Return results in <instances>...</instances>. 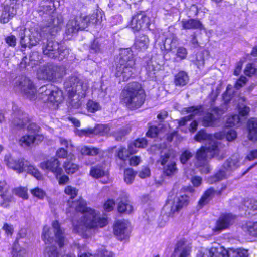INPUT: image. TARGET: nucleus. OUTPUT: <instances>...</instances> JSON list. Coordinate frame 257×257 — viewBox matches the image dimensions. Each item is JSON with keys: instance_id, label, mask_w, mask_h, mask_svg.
Returning a JSON list of instances; mask_svg holds the SVG:
<instances>
[{"instance_id": "nucleus-1", "label": "nucleus", "mask_w": 257, "mask_h": 257, "mask_svg": "<svg viewBox=\"0 0 257 257\" xmlns=\"http://www.w3.org/2000/svg\"><path fill=\"white\" fill-rule=\"evenodd\" d=\"M70 207L83 213L81 223L74 226V230L78 233L84 234L89 229L103 227L107 223L105 217H100L94 210L86 207V202L82 198L73 201Z\"/></svg>"}, {"instance_id": "nucleus-2", "label": "nucleus", "mask_w": 257, "mask_h": 257, "mask_svg": "<svg viewBox=\"0 0 257 257\" xmlns=\"http://www.w3.org/2000/svg\"><path fill=\"white\" fill-rule=\"evenodd\" d=\"M135 64L132 51L130 48L121 49L115 73L119 81H127L132 77L135 71Z\"/></svg>"}, {"instance_id": "nucleus-3", "label": "nucleus", "mask_w": 257, "mask_h": 257, "mask_svg": "<svg viewBox=\"0 0 257 257\" xmlns=\"http://www.w3.org/2000/svg\"><path fill=\"white\" fill-rule=\"evenodd\" d=\"M122 100L130 109L140 107L144 102L145 95L141 85L136 82L128 83L121 93Z\"/></svg>"}, {"instance_id": "nucleus-4", "label": "nucleus", "mask_w": 257, "mask_h": 257, "mask_svg": "<svg viewBox=\"0 0 257 257\" xmlns=\"http://www.w3.org/2000/svg\"><path fill=\"white\" fill-rule=\"evenodd\" d=\"M218 146L215 143L209 144L206 147L202 146L198 149L195 154L196 160L195 165L197 168L202 167L200 171L202 173L207 174L210 172V167L207 163V158H211L218 153Z\"/></svg>"}, {"instance_id": "nucleus-5", "label": "nucleus", "mask_w": 257, "mask_h": 257, "mask_svg": "<svg viewBox=\"0 0 257 257\" xmlns=\"http://www.w3.org/2000/svg\"><path fill=\"white\" fill-rule=\"evenodd\" d=\"M64 86L70 98L77 95L80 99L85 97L88 88V83L76 75L68 78L64 83Z\"/></svg>"}, {"instance_id": "nucleus-6", "label": "nucleus", "mask_w": 257, "mask_h": 257, "mask_svg": "<svg viewBox=\"0 0 257 257\" xmlns=\"http://www.w3.org/2000/svg\"><path fill=\"white\" fill-rule=\"evenodd\" d=\"M42 49L45 55L48 57L62 60L69 54V50L65 46L56 41L47 40L46 42H43Z\"/></svg>"}, {"instance_id": "nucleus-7", "label": "nucleus", "mask_w": 257, "mask_h": 257, "mask_svg": "<svg viewBox=\"0 0 257 257\" xmlns=\"http://www.w3.org/2000/svg\"><path fill=\"white\" fill-rule=\"evenodd\" d=\"M5 161L8 167L17 171L19 173L26 172L38 180H40L42 178V175L38 169L24 159L16 160L11 156H6L5 157Z\"/></svg>"}, {"instance_id": "nucleus-8", "label": "nucleus", "mask_w": 257, "mask_h": 257, "mask_svg": "<svg viewBox=\"0 0 257 257\" xmlns=\"http://www.w3.org/2000/svg\"><path fill=\"white\" fill-rule=\"evenodd\" d=\"M65 75V68L60 65L48 64L39 68L37 72L38 78L49 81H58Z\"/></svg>"}, {"instance_id": "nucleus-9", "label": "nucleus", "mask_w": 257, "mask_h": 257, "mask_svg": "<svg viewBox=\"0 0 257 257\" xmlns=\"http://www.w3.org/2000/svg\"><path fill=\"white\" fill-rule=\"evenodd\" d=\"M38 92L40 98L44 102L56 103L57 106L63 99L62 91L51 84L41 87L38 90Z\"/></svg>"}, {"instance_id": "nucleus-10", "label": "nucleus", "mask_w": 257, "mask_h": 257, "mask_svg": "<svg viewBox=\"0 0 257 257\" xmlns=\"http://www.w3.org/2000/svg\"><path fill=\"white\" fill-rule=\"evenodd\" d=\"M14 86L16 90L21 91L26 98L30 100L35 98L36 88L29 78L25 76L16 77Z\"/></svg>"}, {"instance_id": "nucleus-11", "label": "nucleus", "mask_w": 257, "mask_h": 257, "mask_svg": "<svg viewBox=\"0 0 257 257\" xmlns=\"http://www.w3.org/2000/svg\"><path fill=\"white\" fill-rule=\"evenodd\" d=\"M63 24V18L61 14L54 13L46 21L43 31L47 35L53 36L59 32Z\"/></svg>"}, {"instance_id": "nucleus-12", "label": "nucleus", "mask_w": 257, "mask_h": 257, "mask_svg": "<svg viewBox=\"0 0 257 257\" xmlns=\"http://www.w3.org/2000/svg\"><path fill=\"white\" fill-rule=\"evenodd\" d=\"M189 197L186 194H182L181 193H177L174 197L173 201L169 199L168 203L164 207V209H170V212L169 216L178 212L181 208L188 205Z\"/></svg>"}, {"instance_id": "nucleus-13", "label": "nucleus", "mask_w": 257, "mask_h": 257, "mask_svg": "<svg viewBox=\"0 0 257 257\" xmlns=\"http://www.w3.org/2000/svg\"><path fill=\"white\" fill-rule=\"evenodd\" d=\"M150 19L144 12H140L135 14L132 19L130 26L134 31L141 29H150Z\"/></svg>"}, {"instance_id": "nucleus-14", "label": "nucleus", "mask_w": 257, "mask_h": 257, "mask_svg": "<svg viewBox=\"0 0 257 257\" xmlns=\"http://www.w3.org/2000/svg\"><path fill=\"white\" fill-rule=\"evenodd\" d=\"M130 223L127 220H117L113 226L114 235L118 240L122 241L130 237L131 229Z\"/></svg>"}, {"instance_id": "nucleus-15", "label": "nucleus", "mask_w": 257, "mask_h": 257, "mask_svg": "<svg viewBox=\"0 0 257 257\" xmlns=\"http://www.w3.org/2000/svg\"><path fill=\"white\" fill-rule=\"evenodd\" d=\"M225 136V134L219 133L215 134L214 136L211 134H207L206 130L202 129L199 131L195 136V139L196 141L201 142L206 141L207 145L212 144L215 143L216 145L218 146V142L217 139H222Z\"/></svg>"}, {"instance_id": "nucleus-16", "label": "nucleus", "mask_w": 257, "mask_h": 257, "mask_svg": "<svg viewBox=\"0 0 257 257\" xmlns=\"http://www.w3.org/2000/svg\"><path fill=\"white\" fill-rule=\"evenodd\" d=\"M13 111H14L12 115V124L14 126L18 128H21L24 127L29 122L27 115L24 113L17 106H13Z\"/></svg>"}, {"instance_id": "nucleus-17", "label": "nucleus", "mask_w": 257, "mask_h": 257, "mask_svg": "<svg viewBox=\"0 0 257 257\" xmlns=\"http://www.w3.org/2000/svg\"><path fill=\"white\" fill-rule=\"evenodd\" d=\"M60 165L59 161L55 158H51L40 164V167L42 169L51 171L56 176L58 175H61L63 172V170Z\"/></svg>"}, {"instance_id": "nucleus-18", "label": "nucleus", "mask_w": 257, "mask_h": 257, "mask_svg": "<svg viewBox=\"0 0 257 257\" xmlns=\"http://www.w3.org/2000/svg\"><path fill=\"white\" fill-rule=\"evenodd\" d=\"M234 220V217L231 214H222L216 221L215 227L213 230L215 232H220L227 229L233 224Z\"/></svg>"}, {"instance_id": "nucleus-19", "label": "nucleus", "mask_w": 257, "mask_h": 257, "mask_svg": "<svg viewBox=\"0 0 257 257\" xmlns=\"http://www.w3.org/2000/svg\"><path fill=\"white\" fill-rule=\"evenodd\" d=\"M222 111L218 107L212 108L210 112L207 113L203 117L202 123L205 126H213L216 120L222 114Z\"/></svg>"}, {"instance_id": "nucleus-20", "label": "nucleus", "mask_w": 257, "mask_h": 257, "mask_svg": "<svg viewBox=\"0 0 257 257\" xmlns=\"http://www.w3.org/2000/svg\"><path fill=\"white\" fill-rule=\"evenodd\" d=\"M52 225L55 234V241L58 245L59 248H62L67 242L65 237L64 230L61 227L57 221L53 222Z\"/></svg>"}, {"instance_id": "nucleus-21", "label": "nucleus", "mask_w": 257, "mask_h": 257, "mask_svg": "<svg viewBox=\"0 0 257 257\" xmlns=\"http://www.w3.org/2000/svg\"><path fill=\"white\" fill-rule=\"evenodd\" d=\"M191 248L186 241L180 240L176 244L171 257H188L190 255Z\"/></svg>"}, {"instance_id": "nucleus-22", "label": "nucleus", "mask_w": 257, "mask_h": 257, "mask_svg": "<svg viewBox=\"0 0 257 257\" xmlns=\"http://www.w3.org/2000/svg\"><path fill=\"white\" fill-rule=\"evenodd\" d=\"M109 131L110 128L108 125L98 124L93 128H88L81 130L79 135L90 136L91 135H95L102 136L107 135Z\"/></svg>"}, {"instance_id": "nucleus-23", "label": "nucleus", "mask_w": 257, "mask_h": 257, "mask_svg": "<svg viewBox=\"0 0 257 257\" xmlns=\"http://www.w3.org/2000/svg\"><path fill=\"white\" fill-rule=\"evenodd\" d=\"M224 251V247L219 245L210 249L202 248L198 251L196 257H222Z\"/></svg>"}, {"instance_id": "nucleus-24", "label": "nucleus", "mask_w": 257, "mask_h": 257, "mask_svg": "<svg viewBox=\"0 0 257 257\" xmlns=\"http://www.w3.org/2000/svg\"><path fill=\"white\" fill-rule=\"evenodd\" d=\"M40 59L41 56L38 52H32L30 54L29 58L26 56L23 58L20 63V67L22 69L26 68L27 66H31V67H33L34 66L39 64Z\"/></svg>"}, {"instance_id": "nucleus-25", "label": "nucleus", "mask_w": 257, "mask_h": 257, "mask_svg": "<svg viewBox=\"0 0 257 257\" xmlns=\"http://www.w3.org/2000/svg\"><path fill=\"white\" fill-rule=\"evenodd\" d=\"M43 139L42 135H25L22 136L19 141V145L24 147H31L34 144H38Z\"/></svg>"}, {"instance_id": "nucleus-26", "label": "nucleus", "mask_w": 257, "mask_h": 257, "mask_svg": "<svg viewBox=\"0 0 257 257\" xmlns=\"http://www.w3.org/2000/svg\"><path fill=\"white\" fill-rule=\"evenodd\" d=\"M12 196L9 193L6 182L0 181V205L3 207L9 206L11 201Z\"/></svg>"}, {"instance_id": "nucleus-27", "label": "nucleus", "mask_w": 257, "mask_h": 257, "mask_svg": "<svg viewBox=\"0 0 257 257\" xmlns=\"http://www.w3.org/2000/svg\"><path fill=\"white\" fill-rule=\"evenodd\" d=\"M163 43V46H161L162 51L168 52L171 51L173 49L175 48L177 45V38L173 34H169L165 38L164 40H162Z\"/></svg>"}, {"instance_id": "nucleus-28", "label": "nucleus", "mask_w": 257, "mask_h": 257, "mask_svg": "<svg viewBox=\"0 0 257 257\" xmlns=\"http://www.w3.org/2000/svg\"><path fill=\"white\" fill-rule=\"evenodd\" d=\"M182 29H202L203 27L202 23L198 19H183L180 22Z\"/></svg>"}, {"instance_id": "nucleus-29", "label": "nucleus", "mask_w": 257, "mask_h": 257, "mask_svg": "<svg viewBox=\"0 0 257 257\" xmlns=\"http://www.w3.org/2000/svg\"><path fill=\"white\" fill-rule=\"evenodd\" d=\"M186 111L188 113H190L187 116L182 118L180 120L179 124L180 126L185 125L186 123L190 119H193V117L196 115H200L202 112V108L201 106H192L185 108Z\"/></svg>"}, {"instance_id": "nucleus-30", "label": "nucleus", "mask_w": 257, "mask_h": 257, "mask_svg": "<svg viewBox=\"0 0 257 257\" xmlns=\"http://www.w3.org/2000/svg\"><path fill=\"white\" fill-rule=\"evenodd\" d=\"M240 157L238 154H235L228 159L223 164V169L229 172L237 168L240 166Z\"/></svg>"}, {"instance_id": "nucleus-31", "label": "nucleus", "mask_w": 257, "mask_h": 257, "mask_svg": "<svg viewBox=\"0 0 257 257\" xmlns=\"http://www.w3.org/2000/svg\"><path fill=\"white\" fill-rule=\"evenodd\" d=\"M243 209L245 210V215L253 216L257 214V202L252 199L245 201Z\"/></svg>"}, {"instance_id": "nucleus-32", "label": "nucleus", "mask_w": 257, "mask_h": 257, "mask_svg": "<svg viewBox=\"0 0 257 257\" xmlns=\"http://www.w3.org/2000/svg\"><path fill=\"white\" fill-rule=\"evenodd\" d=\"M149 44V39L147 36L140 34L136 37L134 46L137 49L140 51L145 50L147 49Z\"/></svg>"}, {"instance_id": "nucleus-33", "label": "nucleus", "mask_w": 257, "mask_h": 257, "mask_svg": "<svg viewBox=\"0 0 257 257\" xmlns=\"http://www.w3.org/2000/svg\"><path fill=\"white\" fill-rule=\"evenodd\" d=\"M16 14V11L13 7L9 6H5L2 11L1 17L0 22L3 24L7 23L12 19Z\"/></svg>"}, {"instance_id": "nucleus-34", "label": "nucleus", "mask_w": 257, "mask_h": 257, "mask_svg": "<svg viewBox=\"0 0 257 257\" xmlns=\"http://www.w3.org/2000/svg\"><path fill=\"white\" fill-rule=\"evenodd\" d=\"M178 172L176 163L174 161H170L167 164L163 166V174L169 178L174 176Z\"/></svg>"}, {"instance_id": "nucleus-35", "label": "nucleus", "mask_w": 257, "mask_h": 257, "mask_svg": "<svg viewBox=\"0 0 257 257\" xmlns=\"http://www.w3.org/2000/svg\"><path fill=\"white\" fill-rule=\"evenodd\" d=\"M147 144V141L145 138L138 139L129 144L127 150L130 155L135 154L137 152L138 148H145Z\"/></svg>"}, {"instance_id": "nucleus-36", "label": "nucleus", "mask_w": 257, "mask_h": 257, "mask_svg": "<svg viewBox=\"0 0 257 257\" xmlns=\"http://www.w3.org/2000/svg\"><path fill=\"white\" fill-rule=\"evenodd\" d=\"M248 138L250 140H257V119L252 118L247 122Z\"/></svg>"}, {"instance_id": "nucleus-37", "label": "nucleus", "mask_w": 257, "mask_h": 257, "mask_svg": "<svg viewBox=\"0 0 257 257\" xmlns=\"http://www.w3.org/2000/svg\"><path fill=\"white\" fill-rule=\"evenodd\" d=\"M39 11L42 13L40 15H48L50 17L54 13H56L54 4L52 2H47L41 3L40 5Z\"/></svg>"}, {"instance_id": "nucleus-38", "label": "nucleus", "mask_w": 257, "mask_h": 257, "mask_svg": "<svg viewBox=\"0 0 257 257\" xmlns=\"http://www.w3.org/2000/svg\"><path fill=\"white\" fill-rule=\"evenodd\" d=\"M188 81L189 76L184 71H180L175 76L174 83L177 86H184L188 83Z\"/></svg>"}, {"instance_id": "nucleus-39", "label": "nucleus", "mask_w": 257, "mask_h": 257, "mask_svg": "<svg viewBox=\"0 0 257 257\" xmlns=\"http://www.w3.org/2000/svg\"><path fill=\"white\" fill-rule=\"evenodd\" d=\"M77 23L78 20L75 18L68 21L65 28V34L67 35L71 36L79 31V27H78Z\"/></svg>"}, {"instance_id": "nucleus-40", "label": "nucleus", "mask_w": 257, "mask_h": 257, "mask_svg": "<svg viewBox=\"0 0 257 257\" xmlns=\"http://www.w3.org/2000/svg\"><path fill=\"white\" fill-rule=\"evenodd\" d=\"M29 46H30L31 48L39 44H41L42 45L43 42H44V40L42 37L41 34L38 31L31 32V33L29 35Z\"/></svg>"}, {"instance_id": "nucleus-41", "label": "nucleus", "mask_w": 257, "mask_h": 257, "mask_svg": "<svg viewBox=\"0 0 257 257\" xmlns=\"http://www.w3.org/2000/svg\"><path fill=\"white\" fill-rule=\"evenodd\" d=\"M227 172L225 169H223V166L215 174L210 176L208 181L210 184L216 183V182L220 181L227 177Z\"/></svg>"}, {"instance_id": "nucleus-42", "label": "nucleus", "mask_w": 257, "mask_h": 257, "mask_svg": "<svg viewBox=\"0 0 257 257\" xmlns=\"http://www.w3.org/2000/svg\"><path fill=\"white\" fill-rule=\"evenodd\" d=\"M70 161H65L63 165V167L65 171L68 174H73L77 171L79 169L78 165L72 162V160L74 158L73 155H69Z\"/></svg>"}, {"instance_id": "nucleus-43", "label": "nucleus", "mask_w": 257, "mask_h": 257, "mask_svg": "<svg viewBox=\"0 0 257 257\" xmlns=\"http://www.w3.org/2000/svg\"><path fill=\"white\" fill-rule=\"evenodd\" d=\"M159 66L157 63L152 59L149 60L146 66V70L149 77H153L155 72L159 69Z\"/></svg>"}, {"instance_id": "nucleus-44", "label": "nucleus", "mask_w": 257, "mask_h": 257, "mask_svg": "<svg viewBox=\"0 0 257 257\" xmlns=\"http://www.w3.org/2000/svg\"><path fill=\"white\" fill-rule=\"evenodd\" d=\"M133 206L128 200L121 201L118 205V211L120 213L129 214L133 210Z\"/></svg>"}, {"instance_id": "nucleus-45", "label": "nucleus", "mask_w": 257, "mask_h": 257, "mask_svg": "<svg viewBox=\"0 0 257 257\" xmlns=\"http://www.w3.org/2000/svg\"><path fill=\"white\" fill-rule=\"evenodd\" d=\"M214 190L211 188L205 191L203 195L199 201V205L202 207L208 203L210 201L211 196L214 194Z\"/></svg>"}, {"instance_id": "nucleus-46", "label": "nucleus", "mask_w": 257, "mask_h": 257, "mask_svg": "<svg viewBox=\"0 0 257 257\" xmlns=\"http://www.w3.org/2000/svg\"><path fill=\"white\" fill-rule=\"evenodd\" d=\"M194 153L190 150H185L182 151L180 156V161L183 165H186L188 163L190 160L193 157Z\"/></svg>"}, {"instance_id": "nucleus-47", "label": "nucleus", "mask_w": 257, "mask_h": 257, "mask_svg": "<svg viewBox=\"0 0 257 257\" xmlns=\"http://www.w3.org/2000/svg\"><path fill=\"white\" fill-rule=\"evenodd\" d=\"M89 51L91 53H99L102 51L101 43L98 39H94L90 44Z\"/></svg>"}, {"instance_id": "nucleus-48", "label": "nucleus", "mask_w": 257, "mask_h": 257, "mask_svg": "<svg viewBox=\"0 0 257 257\" xmlns=\"http://www.w3.org/2000/svg\"><path fill=\"white\" fill-rule=\"evenodd\" d=\"M242 229L246 233L253 236H256L254 232H257V222L253 223H249L243 225Z\"/></svg>"}, {"instance_id": "nucleus-49", "label": "nucleus", "mask_w": 257, "mask_h": 257, "mask_svg": "<svg viewBox=\"0 0 257 257\" xmlns=\"http://www.w3.org/2000/svg\"><path fill=\"white\" fill-rule=\"evenodd\" d=\"M83 155L96 156L99 153V149L92 147L84 146L80 150Z\"/></svg>"}, {"instance_id": "nucleus-50", "label": "nucleus", "mask_w": 257, "mask_h": 257, "mask_svg": "<svg viewBox=\"0 0 257 257\" xmlns=\"http://www.w3.org/2000/svg\"><path fill=\"white\" fill-rule=\"evenodd\" d=\"M90 175L96 178H98L105 175V172L100 166L92 167L90 172Z\"/></svg>"}, {"instance_id": "nucleus-51", "label": "nucleus", "mask_w": 257, "mask_h": 257, "mask_svg": "<svg viewBox=\"0 0 257 257\" xmlns=\"http://www.w3.org/2000/svg\"><path fill=\"white\" fill-rule=\"evenodd\" d=\"M44 255L45 257H59L60 254L58 252L55 246L50 245L45 248Z\"/></svg>"}, {"instance_id": "nucleus-52", "label": "nucleus", "mask_w": 257, "mask_h": 257, "mask_svg": "<svg viewBox=\"0 0 257 257\" xmlns=\"http://www.w3.org/2000/svg\"><path fill=\"white\" fill-rule=\"evenodd\" d=\"M237 107L239 114L242 116L247 115L250 111V108L249 107L246 106V105L241 103L242 102L245 101V98H240Z\"/></svg>"}, {"instance_id": "nucleus-53", "label": "nucleus", "mask_w": 257, "mask_h": 257, "mask_svg": "<svg viewBox=\"0 0 257 257\" xmlns=\"http://www.w3.org/2000/svg\"><path fill=\"white\" fill-rule=\"evenodd\" d=\"M75 19L78 20L77 25L79 30H84L88 27L90 23V19L88 16L85 17H76Z\"/></svg>"}, {"instance_id": "nucleus-54", "label": "nucleus", "mask_w": 257, "mask_h": 257, "mask_svg": "<svg viewBox=\"0 0 257 257\" xmlns=\"http://www.w3.org/2000/svg\"><path fill=\"white\" fill-rule=\"evenodd\" d=\"M50 228L45 226L43 228L42 238L46 244H50L53 242V238L50 236Z\"/></svg>"}, {"instance_id": "nucleus-55", "label": "nucleus", "mask_w": 257, "mask_h": 257, "mask_svg": "<svg viewBox=\"0 0 257 257\" xmlns=\"http://www.w3.org/2000/svg\"><path fill=\"white\" fill-rule=\"evenodd\" d=\"M20 44L22 48L25 49L26 47L31 48L29 46V37H26L24 31H22L19 33Z\"/></svg>"}, {"instance_id": "nucleus-56", "label": "nucleus", "mask_w": 257, "mask_h": 257, "mask_svg": "<svg viewBox=\"0 0 257 257\" xmlns=\"http://www.w3.org/2000/svg\"><path fill=\"white\" fill-rule=\"evenodd\" d=\"M129 131L130 130L128 127H123L118 130L117 131L113 132L112 135L116 140L119 141L122 139V137L126 135Z\"/></svg>"}, {"instance_id": "nucleus-57", "label": "nucleus", "mask_w": 257, "mask_h": 257, "mask_svg": "<svg viewBox=\"0 0 257 257\" xmlns=\"http://www.w3.org/2000/svg\"><path fill=\"white\" fill-rule=\"evenodd\" d=\"M135 176V173L132 169H127L124 171V179L127 184L132 183Z\"/></svg>"}, {"instance_id": "nucleus-58", "label": "nucleus", "mask_w": 257, "mask_h": 257, "mask_svg": "<svg viewBox=\"0 0 257 257\" xmlns=\"http://www.w3.org/2000/svg\"><path fill=\"white\" fill-rule=\"evenodd\" d=\"M234 90L231 85H228L226 91L223 94V99L225 103H228L232 99Z\"/></svg>"}, {"instance_id": "nucleus-59", "label": "nucleus", "mask_w": 257, "mask_h": 257, "mask_svg": "<svg viewBox=\"0 0 257 257\" xmlns=\"http://www.w3.org/2000/svg\"><path fill=\"white\" fill-rule=\"evenodd\" d=\"M240 118L239 115L236 114L229 117L226 120V125L227 127L232 126H237L240 122Z\"/></svg>"}, {"instance_id": "nucleus-60", "label": "nucleus", "mask_w": 257, "mask_h": 257, "mask_svg": "<svg viewBox=\"0 0 257 257\" xmlns=\"http://www.w3.org/2000/svg\"><path fill=\"white\" fill-rule=\"evenodd\" d=\"M87 108L91 112H94L100 109V105L98 103L92 100H89L87 103Z\"/></svg>"}, {"instance_id": "nucleus-61", "label": "nucleus", "mask_w": 257, "mask_h": 257, "mask_svg": "<svg viewBox=\"0 0 257 257\" xmlns=\"http://www.w3.org/2000/svg\"><path fill=\"white\" fill-rule=\"evenodd\" d=\"M65 193L70 196L71 199L74 198L78 194V189L71 186H67L65 189Z\"/></svg>"}, {"instance_id": "nucleus-62", "label": "nucleus", "mask_w": 257, "mask_h": 257, "mask_svg": "<svg viewBox=\"0 0 257 257\" xmlns=\"http://www.w3.org/2000/svg\"><path fill=\"white\" fill-rule=\"evenodd\" d=\"M171 157V153L169 151H167L166 152L163 153L159 159V162H160L162 166L166 165L169 162V159Z\"/></svg>"}, {"instance_id": "nucleus-63", "label": "nucleus", "mask_w": 257, "mask_h": 257, "mask_svg": "<svg viewBox=\"0 0 257 257\" xmlns=\"http://www.w3.org/2000/svg\"><path fill=\"white\" fill-rule=\"evenodd\" d=\"M130 155L128 151L125 148L122 147L118 151L117 156L122 160H125Z\"/></svg>"}, {"instance_id": "nucleus-64", "label": "nucleus", "mask_w": 257, "mask_h": 257, "mask_svg": "<svg viewBox=\"0 0 257 257\" xmlns=\"http://www.w3.org/2000/svg\"><path fill=\"white\" fill-rule=\"evenodd\" d=\"M5 41L8 46L14 47L16 45L17 39L14 35H11L6 37Z\"/></svg>"}]
</instances>
